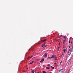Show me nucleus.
<instances>
[{
    "mask_svg": "<svg viewBox=\"0 0 73 73\" xmlns=\"http://www.w3.org/2000/svg\"><path fill=\"white\" fill-rule=\"evenodd\" d=\"M61 63H60V64H59V66L60 65Z\"/></svg>",
    "mask_w": 73,
    "mask_h": 73,
    "instance_id": "c85d7f7f",
    "label": "nucleus"
},
{
    "mask_svg": "<svg viewBox=\"0 0 73 73\" xmlns=\"http://www.w3.org/2000/svg\"><path fill=\"white\" fill-rule=\"evenodd\" d=\"M54 60L56 61L57 60L56 59V58H54Z\"/></svg>",
    "mask_w": 73,
    "mask_h": 73,
    "instance_id": "a211bd4d",
    "label": "nucleus"
},
{
    "mask_svg": "<svg viewBox=\"0 0 73 73\" xmlns=\"http://www.w3.org/2000/svg\"><path fill=\"white\" fill-rule=\"evenodd\" d=\"M37 73H40L39 72H37Z\"/></svg>",
    "mask_w": 73,
    "mask_h": 73,
    "instance_id": "f704fd0d",
    "label": "nucleus"
},
{
    "mask_svg": "<svg viewBox=\"0 0 73 73\" xmlns=\"http://www.w3.org/2000/svg\"><path fill=\"white\" fill-rule=\"evenodd\" d=\"M35 71H34V70H32V72L33 73H34Z\"/></svg>",
    "mask_w": 73,
    "mask_h": 73,
    "instance_id": "9b49d317",
    "label": "nucleus"
},
{
    "mask_svg": "<svg viewBox=\"0 0 73 73\" xmlns=\"http://www.w3.org/2000/svg\"><path fill=\"white\" fill-rule=\"evenodd\" d=\"M60 48V47H58V48H57V49H58V50H59V48Z\"/></svg>",
    "mask_w": 73,
    "mask_h": 73,
    "instance_id": "aec40b11",
    "label": "nucleus"
},
{
    "mask_svg": "<svg viewBox=\"0 0 73 73\" xmlns=\"http://www.w3.org/2000/svg\"><path fill=\"white\" fill-rule=\"evenodd\" d=\"M47 66H50V64H48V65H47Z\"/></svg>",
    "mask_w": 73,
    "mask_h": 73,
    "instance_id": "f3484780",
    "label": "nucleus"
},
{
    "mask_svg": "<svg viewBox=\"0 0 73 73\" xmlns=\"http://www.w3.org/2000/svg\"><path fill=\"white\" fill-rule=\"evenodd\" d=\"M47 56V54L46 53H45L43 55V57L45 58H46V57Z\"/></svg>",
    "mask_w": 73,
    "mask_h": 73,
    "instance_id": "f257e3e1",
    "label": "nucleus"
},
{
    "mask_svg": "<svg viewBox=\"0 0 73 73\" xmlns=\"http://www.w3.org/2000/svg\"><path fill=\"white\" fill-rule=\"evenodd\" d=\"M51 68L52 69H54V67H53L52 66H51Z\"/></svg>",
    "mask_w": 73,
    "mask_h": 73,
    "instance_id": "4468645a",
    "label": "nucleus"
},
{
    "mask_svg": "<svg viewBox=\"0 0 73 73\" xmlns=\"http://www.w3.org/2000/svg\"><path fill=\"white\" fill-rule=\"evenodd\" d=\"M72 55H73V54H72Z\"/></svg>",
    "mask_w": 73,
    "mask_h": 73,
    "instance_id": "e433bc0d",
    "label": "nucleus"
},
{
    "mask_svg": "<svg viewBox=\"0 0 73 73\" xmlns=\"http://www.w3.org/2000/svg\"><path fill=\"white\" fill-rule=\"evenodd\" d=\"M62 61H61L60 62V64H61L62 63Z\"/></svg>",
    "mask_w": 73,
    "mask_h": 73,
    "instance_id": "b1692460",
    "label": "nucleus"
},
{
    "mask_svg": "<svg viewBox=\"0 0 73 73\" xmlns=\"http://www.w3.org/2000/svg\"><path fill=\"white\" fill-rule=\"evenodd\" d=\"M45 45V44H42V47H44V46Z\"/></svg>",
    "mask_w": 73,
    "mask_h": 73,
    "instance_id": "9d476101",
    "label": "nucleus"
},
{
    "mask_svg": "<svg viewBox=\"0 0 73 73\" xmlns=\"http://www.w3.org/2000/svg\"><path fill=\"white\" fill-rule=\"evenodd\" d=\"M51 58H53L51 57H48V58H47V60H49Z\"/></svg>",
    "mask_w": 73,
    "mask_h": 73,
    "instance_id": "7ed1b4c3",
    "label": "nucleus"
},
{
    "mask_svg": "<svg viewBox=\"0 0 73 73\" xmlns=\"http://www.w3.org/2000/svg\"><path fill=\"white\" fill-rule=\"evenodd\" d=\"M68 51H70V50H69Z\"/></svg>",
    "mask_w": 73,
    "mask_h": 73,
    "instance_id": "a878e982",
    "label": "nucleus"
},
{
    "mask_svg": "<svg viewBox=\"0 0 73 73\" xmlns=\"http://www.w3.org/2000/svg\"><path fill=\"white\" fill-rule=\"evenodd\" d=\"M46 41V39L44 40H42V42H44Z\"/></svg>",
    "mask_w": 73,
    "mask_h": 73,
    "instance_id": "ddd939ff",
    "label": "nucleus"
},
{
    "mask_svg": "<svg viewBox=\"0 0 73 73\" xmlns=\"http://www.w3.org/2000/svg\"><path fill=\"white\" fill-rule=\"evenodd\" d=\"M30 58H29L28 57V58H27V60H29V59H30Z\"/></svg>",
    "mask_w": 73,
    "mask_h": 73,
    "instance_id": "6ab92c4d",
    "label": "nucleus"
},
{
    "mask_svg": "<svg viewBox=\"0 0 73 73\" xmlns=\"http://www.w3.org/2000/svg\"><path fill=\"white\" fill-rule=\"evenodd\" d=\"M23 72H25V70H24Z\"/></svg>",
    "mask_w": 73,
    "mask_h": 73,
    "instance_id": "393cba45",
    "label": "nucleus"
},
{
    "mask_svg": "<svg viewBox=\"0 0 73 73\" xmlns=\"http://www.w3.org/2000/svg\"><path fill=\"white\" fill-rule=\"evenodd\" d=\"M61 36H62V35H61L60 36V37H61Z\"/></svg>",
    "mask_w": 73,
    "mask_h": 73,
    "instance_id": "72a5a7b5",
    "label": "nucleus"
},
{
    "mask_svg": "<svg viewBox=\"0 0 73 73\" xmlns=\"http://www.w3.org/2000/svg\"><path fill=\"white\" fill-rule=\"evenodd\" d=\"M64 53H63V54H62V55H64Z\"/></svg>",
    "mask_w": 73,
    "mask_h": 73,
    "instance_id": "bb28decb",
    "label": "nucleus"
},
{
    "mask_svg": "<svg viewBox=\"0 0 73 73\" xmlns=\"http://www.w3.org/2000/svg\"><path fill=\"white\" fill-rule=\"evenodd\" d=\"M73 49V46H72V50H71V52H70V55L71 53L72 52V50Z\"/></svg>",
    "mask_w": 73,
    "mask_h": 73,
    "instance_id": "6e6552de",
    "label": "nucleus"
},
{
    "mask_svg": "<svg viewBox=\"0 0 73 73\" xmlns=\"http://www.w3.org/2000/svg\"><path fill=\"white\" fill-rule=\"evenodd\" d=\"M63 70H64V68H62L61 69L59 70V72L61 73L62 72H63Z\"/></svg>",
    "mask_w": 73,
    "mask_h": 73,
    "instance_id": "f03ea898",
    "label": "nucleus"
},
{
    "mask_svg": "<svg viewBox=\"0 0 73 73\" xmlns=\"http://www.w3.org/2000/svg\"><path fill=\"white\" fill-rule=\"evenodd\" d=\"M46 68L47 69L50 70V68L48 67H46Z\"/></svg>",
    "mask_w": 73,
    "mask_h": 73,
    "instance_id": "0eeeda50",
    "label": "nucleus"
},
{
    "mask_svg": "<svg viewBox=\"0 0 73 73\" xmlns=\"http://www.w3.org/2000/svg\"><path fill=\"white\" fill-rule=\"evenodd\" d=\"M69 52H70V51H68V53H69Z\"/></svg>",
    "mask_w": 73,
    "mask_h": 73,
    "instance_id": "c756f323",
    "label": "nucleus"
},
{
    "mask_svg": "<svg viewBox=\"0 0 73 73\" xmlns=\"http://www.w3.org/2000/svg\"><path fill=\"white\" fill-rule=\"evenodd\" d=\"M64 37H65V36H64Z\"/></svg>",
    "mask_w": 73,
    "mask_h": 73,
    "instance_id": "c9c22d12",
    "label": "nucleus"
},
{
    "mask_svg": "<svg viewBox=\"0 0 73 73\" xmlns=\"http://www.w3.org/2000/svg\"><path fill=\"white\" fill-rule=\"evenodd\" d=\"M44 59H42V60H41V61H40V62H41V63H42V62L44 61Z\"/></svg>",
    "mask_w": 73,
    "mask_h": 73,
    "instance_id": "39448f33",
    "label": "nucleus"
},
{
    "mask_svg": "<svg viewBox=\"0 0 73 73\" xmlns=\"http://www.w3.org/2000/svg\"><path fill=\"white\" fill-rule=\"evenodd\" d=\"M34 62V61H32V62H31V63L29 64H33V62Z\"/></svg>",
    "mask_w": 73,
    "mask_h": 73,
    "instance_id": "1a4fd4ad",
    "label": "nucleus"
},
{
    "mask_svg": "<svg viewBox=\"0 0 73 73\" xmlns=\"http://www.w3.org/2000/svg\"><path fill=\"white\" fill-rule=\"evenodd\" d=\"M63 44H64V43H65V40H63Z\"/></svg>",
    "mask_w": 73,
    "mask_h": 73,
    "instance_id": "2eb2a0df",
    "label": "nucleus"
},
{
    "mask_svg": "<svg viewBox=\"0 0 73 73\" xmlns=\"http://www.w3.org/2000/svg\"><path fill=\"white\" fill-rule=\"evenodd\" d=\"M64 38L66 39V37H64Z\"/></svg>",
    "mask_w": 73,
    "mask_h": 73,
    "instance_id": "cd10ccee",
    "label": "nucleus"
},
{
    "mask_svg": "<svg viewBox=\"0 0 73 73\" xmlns=\"http://www.w3.org/2000/svg\"><path fill=\"white\" fill-rule=\"evenodd\" d=\"M45 46H47V45H46Z\"/></svg>",
    "mask_w": 73,
    "mask_h": 73,
    "instance_id": "7c9ffc66",
    "label": "nucleus"
},
{
    "mask_svg": "<svg viewBox=\"0 0 73 73\" xmlns=\"http://www.w3.org/2000/svg\"><path fill=\"white\" fill-rule=\"evenodd\" d=\"M43 73H47L45 71H43Z\"/></svg>",
    "mask_w": 73,
    "mask_h": 73,
    "instance_id": "dca6fc26",
    "label": "nucleus"
},
{
    "mask_svg": "<svg viewBox=\"0 0 73 73\" xmlns=\"http://www.w3.org/2000/svg\"><path fill=\"white\" fill-rule=\"evenodd\" d=\"M64 73V72H63V73Z\"/></svg>",
    "mask_w": 73,
    "mask_h": 73,
    "instance_id": "4c0bfd02",
    "label": "nucleus"
},
{
    "mask_svg": "<svg viewBox=\"0 0 73 73\" xmlns=\"http://www.w3.org/2000/svg\"><path fill=\"white\" fill-rule=\"evenodd\" d=\"M66 48H64L63 50L64 51V52H66Z\"/></svg>",
    "mask_w": 73,
    "mask_h": 73,
    "instance_id": "423d86ee",
    "label": "nucleus"
},
{
    "mask_svg": "<svg viewBox=\"0 0 73 73\" xmlns=\"http://www.w3.org/2000/svg\"><path fill=\"white\" fill-rule=\"evenodd\" d=\"M27 69H28V68H27Z\"/></svg>",
    "mask_w": 73,
    "mask_h": 73,
    "instance_id": "2f4dec72",
    "label": "nucleus"
},
{
    "mask_svg": "<svg viewBox=\"0 0 73 73\" xmlns=\"http://www.w3.org/2000/svg\"><path fill=\"white\" fill-rule=\"evenodd\" d=\"M56 64V63H54V65H55Z\"/></svg>",
    "mask_w": 73,
    "mask_h": 73,
    "instance_id": "5701e85b",
    "label": "nucleus"
},
{
    "mask_svg": "<svg viewBox=\"0 0 73 73\" xmlns=\"http://www.w3.org/2000/svg\"><path fill=\"white\" fill-rule=\"evenodd\" d=\"M46 46H44V47H43V48H46Z\"/></svg>",
    "mask_w": 73,
    "mask_h": 73,
    "instance_id": "4be33fe9",
    "label": "nucleus"
},
{
    "mask_svg": "<svg viewBox=\"0 0 73 73\" xmlns=\"http://www.w3.org/2000/svg\"><path fill=\"white\" fill-rule=\"evenodd\" d=\"M33 57V56H29V57L28 58H32Z\"/></svg>",
    "mask_w": 73,
    "mask_h": 73,
    "instance_id": "f8f14e48",
    "label": "nucleus"
},
{
    "mask_svg": "<svg viewBox=\"0 0 73 73\" xmlns=\"http://www.w3.org/2000/svg\"><path fill=\"white\" fill-rule=\"evenodd\" d=\"M68 42H69V43H70V40H69L68 41Z\"/></svg>",
    "mask_w": 73,
    "mask_h": 73,
    "instance_id": "412c9836",
    "label": "nucleus"
},
{
    "mask_svg": "<svg viewBox=\"0 0 73 73\" xmlns=\"http://www.w3.org/2000/svg\"><path fill=\"white\" fill-rule=\"evenodd\" d=\"M70 44H72V42H70Z\"/></svg>",
    "mask_w": 73,
    "mask_h": 73,
    "instance_id": "473e14b6",
    "label": "nucleus"
},
{
    "mask_svg": "<svg viewBox=\"0 0 73 73\" xmlns=\"http://www.w3.org/2000/svg\"><path fill=\"white\" fill-rule=\"evenodd\" d=\"M51 58H56V57L55 56V55H52V57Z\"/></svg>",
    "mask_w": 73,
    "mask_h": 73,
    "instance_id": "20e7f679",
    "label": "nucleus"
}]
</instances>
